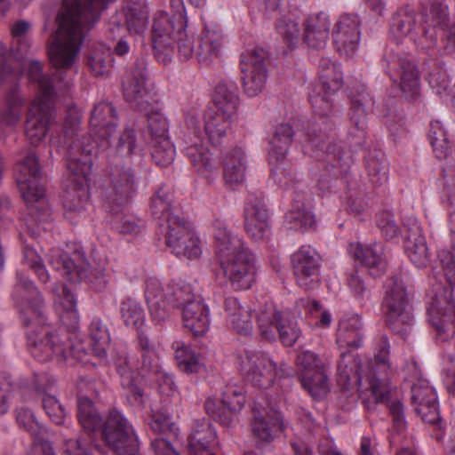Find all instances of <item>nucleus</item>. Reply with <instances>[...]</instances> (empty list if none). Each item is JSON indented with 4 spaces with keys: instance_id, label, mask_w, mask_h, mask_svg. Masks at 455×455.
<instances>
[{
    "instance_id": "f257e3e1",
    "label": "nucleus",
    "mask_w": 455,
    "mask_h": 455,
    "mask_svg": "<svg viewBox=\"0 0 455 455\" xmlns=\"http://www.w3.org/2000/svg\"><path fill=\"white\" fill-rule=\"evenodd\" d=\"M12 298L20 307L27 324V337L31 355L40 362L53 358L65 360L68 356L66 343L46 325L36 321L41 315L43 299L34 283L21 273L17 274Z\"/></svg>"
},
{
    "instance_id": "f03ea898",
    "label": "nucleus",
    "mask_w": 455,
    "mask_h": 455,
    "mask_svg": "<svg viewBox=\"0 0 455 455\" xmlns=\"http://www.w3.org/2000/svg\"><path fill=\"white\" fill-rule=\"evenodd\" d=\"M212 228L220 274L234 290L251 288L258 269L255 255L244 247L238 235L228 229L225 221L215 220Z\"/></svg>"
},
{
    "instance_id": "7ed1b4c3",
    "label": "nucleus",
    "mask_w": 455,
    "mask_h": 455,
    "mask_svg": "<svg viewBox=\"0 0 455 455\" xmlns=\"http://www.w3.org/2000/svg\"><path fill=\"white\" fill-rule=\"evenodd\" d=\"M65 132L68 144L67 165L71 174V184L65 191L63 204L67 218L73 213L82 214L89 200L88 180L92 169V145L82 135Z\"/></svg>"
},
{
    "instance_id": "20e7f679",
    "label": "nucleus",
    "mask_w": 455,
    "mask_h": 455,
    "mask_svg": "<svg viewBox=\"0 0 455 455\" xmlns=\"http://www.w3.org/2000/svg\"><path fill=\"white\" fill-rule=\"evenodd\" d=\"M319 79L324 95L311 98L317 118L308 130V143L323 149V145L328 140V132L334 126L330 118V114L332 111L331 97L342 85V72L339 65L328 58H322L319 61Z\"/></svg>"
},
{
    "instance_id": "39448f33",
    "label": "nucleus",
    "mask_w": 455,
    "mask_h": 455,
    "mask_svg": "<svg viewBox=\"0 0 455 455\" xmlns=\"http://www.w3.org/2000/svg\"><path fill=\"white\" fill-rule=\"evenodd\" d=\"M28 76L36 82L38 93L28 113L26 136L32 144H37L46 136L54 114V87L52 79L43 74L40 62L27 60L23 64Z\"/></svg>"
},
{
    "instance_id": "423d86ee",
    "label": "nucleus",
    "mask_w": 455,
    "mask_h": 455,
    "mask_svg": "<svg viewBox=\"0 0 455 455\" xmlns=\"http://www.w3.org/2000/svg\"><path fill=\"white\" fill-rule=\"evenodd\" d=\"M214 108L204 116L206 136L213 145L220 144L230 132L233 116L235 114L238 97L237 88L233 82H221L214 91Z\"/></svg>"
},
{
    "instance_id": "0eeeda50",
    "label": "nucleus",
    "mask_w": 455,
    "mask_h": 455,
    "mask_svg": "<svg viewBox=\"0 0 455 455\" xmlns=\"http://www.w3.org/2000/svg\"><path fill=\"white\" fill-rule=\"evenodd\" d=\"M443 276L449 286L436 283L433 287L431 300L427 307L429 322L442 335L455 324V305L452 299V290L455 285V259L453 256L440 255Z\"/></svg>"
},
{
    "instance_id": "6e6552de",
    "label": "nucleus",
    "mask_w": 455,
    "mask_h": 455,
    "mask_svg": "<svg viewBox=\"0 0 455 455\" xmlns=\"http://www.w3.org/2000/svg\"><path fill=\"white\" fill-rule=\"evenodd\" d=\"M241 371L246 379L259 389H268L276 379L291 375V367L281 363L277 364L267 354L258 351L246 352L241 360Z\"/></svg>"
},
{
    "instance_id": "1a4fd4ad",
    "label": "nucleus",
    "mask_w": 455,
    "mask_h": 455,
    "mask_svg": "<svg viewBox=\"0 0 455 455\" xmlns=\"http://www.w3.org/2000/svg\"><path fill=\"white\" fill-rule=\"evenodd\" d=\"M294 135L293 129L287 124H281L275 129L267 149L271 177L275 183L289 188L293 186L295 172L292 164L287 159L288 148Z\"/></svg>"
},
{
    "instance_id": "9d476101",
    "label": "nucleus",
    "mask_w": 455,
    "mask_h": 455,
    "mask_svg": "<svg viewBox=\"0 0 455 455\" xmlns=\"http://www.w3.org/2000/svg\"><path fill=\"white\" fill-rule=\"evenodd\" d=\"M190 296V287L178 283H163L156 278H149L146 283L145 299L152 317L156 324L169 318L172 308L178 307L186 297Z\"/></svg>"
},
{
    "instance_id": "9b49d317",
    "label": "nucleus",
    "mask_w": 455,
    "mask_h": 455,
    "mask_svg": "<svg viewBox=\"0 0 455 455\" xmlns=\"http://www.w3.org/2000/svg\"><path fill=\"white\" fill-rule=\"evenodd\" d=\"M186 21L180 19L177 23L165 12H159L154 19L153 42L158 59L160 52L172 49L174 43L177 44L178 52L181 59L188 60L196 55L193 39L188 37L185 31Z\"/></svg>"
},
{
    "instance_id": "f8f14e48",
    "label": "nucleus",
    "mask_w": 455,
    "mask_h": 455,
    "mask_svg": "<svg viewBox=\"0 0 455 455\" xmlns=\"http://www.w3.org/2000/svg\"><path fill=\"white\" fill-rule=\"evenodd\" d=\"M386 289L382 307L387 323L394 331L405 334L413 324L411 306L406 288L403 282L395 277L387 281Z\"/></svg>"
},
{
    "instance_id": "ddd939ff",
    "label": "nucleus",
    "mask_w": 455,
    "mask_h": 455,
    "mask_svg": "<svg viewBox=\"0 0 455 455\" xmlns=\"http://www.w3.org/2000/svg\"><path fill=\"white\" fill-rule=\"evenodd\" d=\"M16 181L23 199L32 212L47 207L45 191L39 183L40 170L34 153H28L16 166Z\"/></svg>"
},
{
    "instance_id": "4468645a",
    "label": "nucleus",
    "mask_w": 455,
    "mask_h": 455,
    "mask_svg": "<svg viewBox=\"0 0 455 455\" xmlns=\"http://www.w3.org/2000/svg\"><path fill=\"white\" fill-rule=\"evenodd\" d=\"M295 363L299 371L302 387L315 399L324 397L329 390L326 376L329 363L309 350L300 351L296 357Z\"/></svg>"
},
{
    "instance_id": "2eb2a0df",
    "label": "nucleus",
    "mask_w": 455,
    "mask_h": 455,
    "mask_svg": "<svg viewBox=\"0 0 455 455\" xmlns=\"http://www.w3.org/2000/svg\"><path fill=\"white\" fill-rule=\"evenodd\" d=\"M257 323L263 338L272 340L278 333L282 343L288 347L292 346L301 333L297 322L284 317L274 305L259 310Z\"/></svg>"
},
{
    "instance_id": "dca6fc26",
    "label": "nucleus",
    "mask_w": 455,
    "mask_h": 455,
    "mask_svg": "<svg viewBox=\"0 0 455 455\" xmlns=\"http://www.w3.org/2000/svg\"><path fill=\"white\" fill-rule=\"evenodd\" d=\"M390 346L386 335H379L375 340L374 357L371 370L367 376L370 389L377 403L387 398L390 392L388 379L393 369L389 361Z\"/></svg>"
},
{
    "instance_id": "f3484780",
    "label": "nucleus",
    "mask_w": 455,
    "mask_h": 455,
    "mask_svg": "<svg viewBox=\"0 0 455 455\" xmlns=\"http://www.w3.org/2000/svg\"><path fill=\"white\" fill-rule=\"evenodd\" d=\"M102 435L109 448L119 455H135L139 451L132 427L118 411H112L107 417Z\"/></svg>"
},
{
    "instance_id": "a211bd4d",
    "label": "nucleus",
    "mask_w": 455,
    "mask_h": 455,
    "mask_svg": "<svg viewBox=\"0 0 455 455\" xmlns=\"http://www.w3.org/2000/svg\"><path fill=\"white\" fill-rule=\"evenodd\" d=\"M166 243L172 251L180 259H196L202 254L201 241L195 232L176 219L169 220Z\"/></svg>"
},
{
    "instance_id": "6ab92c4d",
    "label": "nucleus",
    "mask_w": 455,
    "mask_h": 455,
    "mask_svg": "<svg viewBox=\"0 0 455 455\" xmlns=\"http://www.w3.org/2000/svg\"><path fill=\"white\" fill-rule=\"evenodd\" d=\"M265 60L266 52L262 50H251L242 55L243 86L249 97L257 96L264 88L267 81Z\"/></svg>"
},
{
    "instance_id": "aec40b11",
    "label": "nucleus",
    "mask_w": 455,
    "mask_h": 455,
    "mask_svg": "<svg viewBox=\"0 0 455 455\" xmlns=\"http://www.w3.org/2000/svg\"><path fill=\"white\" fill-rule=\"evenodd\" d=\"M50 263L55 270L67 276L70 282L76 283L88 279L91 287L96 291H102L108 283V279L102 270H93L89 273L80 267H76L74 261L66 253L59 251H52Z\"/></svg>"
},
{
    "instance_id": "412c9836",
    "label": "nucleus",
    "mask_w": 455,
    "mask_h": 455,
    "mask_svg": "<svg viewBox=\"0 0 455 455\" xmlns=\"http://www.w3.org/2000/svg\"><path fill=\"white\" fill-rule=\"evenodd\" d=\"M123 21H125L126 30L130 34H141L148 25V12L144 0H129L126 10L116 13L109 21V32L116 39L124 31Z\"/></svg>"
},
{
    "instance_id": "4be33fe9",
    "label": "nucleus",
    "mask_w": 455,
    "mask_h": 455,
    "mask_svg": "<svg viewBox=\"0 0 455 455\" xmlns=\"http://www.w3.org/2000/svg\"><path fill=\"white\" fill-rule=\"evenodd\" d=\"M297 283L308 290L319 281L320 257L314 248L301 246L291 259Z\"/></svg>"
},
{
    "instance_id": "5701e85b",
    "label": "nucleus",
    "mask_w": 455,
    "mask_h": 455,
    "mask_svg": "<svg viewBox=\"0 0 455 455\" xmlns=\"http://www.w3.org/2000/svg\"><path fill=\"white\" fill-rule=\"evenodd\" d=\"M387 70L394 83L398 84L406 98H412L419 91V76L415 65L407 58L386 56Z\"/></svg>"
},
{
    "instance_id": "b1692460",
    "label": "nucleus",
    "mask_w": 455,
    "mask_h": 455,
    "mask_svg": "<svg viewBox=\"0 0 455 455\" xmlns=\"http://www.w3.org/2000/svg\"><path fill=\"white\" fill-rule=\"evenodd\" d=\"M360 20L356 15H341L334 25V44L342 55L354 56L360 44Z\"/></svg>"
},
{
    "instance_id": "393cba45",
    "label": "nucleus",
    "mask_w": 455,
    "mask_h": 455,
    "mask_svg": "<svg viewBox=\"0 0 455 455\" xmlns=\"http://www.w3.org/2000/svg\"><path fill=\"white\" fill-rule=\"evenodd\" d=\"M184 143V152L196 173L208 181L213 180L218 175V163L208 148L196 134L186 136Z\"/></svg>"
},
{
    "instance_id": "a878e982",
    "label": "nucleus",
    "mask_w": 455,
    "mask_h": 455,
    "mask_svg": "<svg viewBox=\"0 0 455 455\" xmlns=\"http://www.w3.org/2000/svg\"><path fill=\"white\" fill-rule=\"evenodd\" d=\"M244 403L245 395L243 387L235 385H227L220 401L208 398L204 406L208 414L212 417L222 423H228L230 414L242 410Z\"/></svg>"
},
{
    "instance_id": "bb28decb",
    "label": "nucleus",
    "mask_w": 455,
    "mask_h": 455,
    "mask_svg": "<svg viewBox=\"0 0 455 455\" xmlns=\"http://www.w3.org/2000/svg\"><path fill=\"white\" fill-rule=\"evenodd\" d=\"M411 399L415 411L423 421L429 424H435L439 421L437 395L428 381L419 379L412 386Z\"/></svg>"
},
{
    "instance_id": "cd10ccee",
    "label": "nucleus",
    "mask_w": 455,
    "mask_h": 455,
    "mask_svg": "<svg viewBox=\"0 0 455 455\" xmlns=\"http://www.w3.org/2000/svg\"><path fill=\"white\" fill-rule=\"evenodd\" d=\"M178 307H182V321L184 327L194 336L204 335L210 327V310L207 305L200 299H196L190 292Z\"/></svg>"
},
{
    "instance_id": "c85d7f7f",
    "label": "nucleus",
    "mask_w": 455,
    "mask_h": 455,
    "mask_svg": "<svg viewBox=\"0 0 455 455\" xmlns=\"http://www.w3.org/2000/svg\"><path fill=\"white\" fill-rule=\"evenodd\" d=\"M247 156L240 147L230 149L223 161V180L230 190H239L246 181Z\"/></svg>"
},
{
    "instance_id": "c756f323",
    "label": "nucleus",
    "mask_w": 455,
    "mask_h": 455,
    "mask_svg": "<svg viewBox=\"0 0 455 455\" xmlns=\"http://www.w3.org/2000/svg\"><path fill=\"white\" fill-rule=\"evenodd\" d=\"M245 230L255 241L267 238L270 233L269 212L265 204L259 199L250 200L244 210Z\"/></svg>"
},
{
    "instance_id": "7c9ffc66",
    "label": "nucleus",
    "mask_w": 455,
    "mask_h": 455,
    "mask_svg": "<svg viewBox=\"0 0 455 455\" xmlns=\"http://www.w3.org/2000/svg\"><path fill=\"white\" fill-rule=\"evenodd\" d=\"M251 429L255 437L269 443L283 429V418L274 408L262 407L254 410Z\"/></svg>"
},
{
    "instance_id": "2f4dec72",
    "label": "nucleus",
    "mask_w": 455,
    "mask_h": 455,
    "mask_svg": "<svg viewBox=\"0 0 455 455\" xmlns=\"http://www.w3.org/2000/svg\"><path fill=\"white\" fill-rule=\"evenodd\" d=\"M331 20L324 12L308 15L304 20V43L312 49L323 48L330 36Z\"/></svg>"
},
{
    "instance_id": "473e14b6",
    "label": "nucleus",
    "mask_w": 455,
    "mask_h": 455,
    "mask_svg": "<svg viewBox=\"0 0 455 455\" xmlns=\"http://www.w3.org/2000/svg\"><path fill=\"white\" fill-rule=\"evenodd\" d=\"M225 37L220 27L215 23L206 24L196 56L199 62L209 63L221 56Z\"/></svg>"
},
{
    "instance_id": "72a5a7b5",
    "label": "nucleus",
    "mask_w": 455,
    "mask_h": 455,
    "mask_svg": "<svg viewBox=\"0 0 455 455\" xmlns=\"http://www.w3.org/2000/svg\"><path fill=\"white\" fill-rule=\"evenodd\" d=\"M55 309L63 324L68 328L76 329L79 322L77 300L74 292L66 285L52 288Z\"/></svg>"
},
{
    "instance_id": "f704fd0d",
    "label": "nucleus",
    "mask_w": 455,
    "mask_h": 455,
    "mask_svg": "<svg viewBox=\"0 0 455 455\" xmlns=\"http://www.w3.org/2000/svg\"><path fill=\"white\" fill-rule=\"evenodd\" d=\"M349 251L356 260L369 269L371 275L378 276L386 271L387 260L380 243H354L350 245Z\"/></svg>"
},
{
    "instance_id": "c9c22d12",
    "label": "nucleus",
    "mask_w": 455,
    "mask_h": 455,
    "mask_svg": "<svg viewBox=\"0 0 455 455\" xmlns=\"http://www.w3.org/2000/svg\"><path fill=\"white\" fill-rule=\"evenodd\" d=\"M116 371L121 377V385L127 390L128 396L138 403H143V392L140 387V374L133 370V360L125 354L115 358Z\"/></svg>"
},
{
    "instance_id": "e433bc0d",
    "label": "nucleus",
    "mask_w": 455,
    "mask_h": 455,
    "mask_svg": "<svg viewBox=\"0 0 455 455\" xmlns=\"http://www.w3.org/2000/svg\"><path fill=\"white\" fill-rule=\"evenodd\" d=\"M216 444V433L211 424L197 421L188 439V455H214L211 449Z\"/></svg>"
},
{
    "instance_id": "4c0bfd02",
    "label": "nucleus",
    "mask_w": 455,
    "mask_h": 455,
    "mask_svg": "<svg viewBox=\"0 0 455 455\" xmlns=\"http://www.w3.org/2000/svg\"><path fill=\"white\" fill-rule=\"evenodd\" d=\"M404 248L409 259L415 267H425L430 264L431 254L421 229L416 223L406 236Z\"/></svg>"
},
{
    "instance_id": "58836bf2",
    "label": "nucleus",
    "mask_w": 455,
    "mask_h": 455,
    "mask_svg": "<svg viewBox=\"0 0 455 455\" xmlns=\"http://www.w3.org/2000/svg\"><path fill=\"white\" fill-rule=\"evenodd\" d=\"M123 90L125 99L132 102H139L148 94L146 86V61L138 60L136 68L124 78Z\"/></svg>"
},
{
    "instance_id": "ea45409f",
    "label": "nucleus",
    "mask_w": 455,
    "mask_h": 455,
    "mask_svg": "<svg viewBox=\"0 0 455 455\" xmlns=\"http://www.w3.org/2000/svg\"><path fill=\"white\" fill-rule=\"evenodd\" d=\"M16 420L20 427H23L36 438L32 455H55L51 443L38 437L43 429L30 411L25 408L18 409L16 411Z\"/></svg>"
},
{
    "instance_id": "a19ab883",
    "label": "nucleus",
    "mask_w": 455,
    "mask_h": 455,
    "mask_svg": "<svg viewBox=\"0 0 455 455\" xmlns=\"http://www.w3.org/2000/svg\"><path fill=\"white\" fill-rule=\"evenodd\" d=\"M362 330L363 323L358 315H345L339 323L337 343L340 347H360L363 341Z\"/></svg>"
},
{
    "instance_id": "79ce46f5",
    "label": "nucleus",
    "mask_w": 455,
    "mask_h": 455,
    "mask_svg": "<svg viewBox=\"0 0 455 455\" xmlns=\"http://www.w3.org/2000/svg\"><path fill=\"white\" fill-rule=\"evenodd\" d=\"M116 124V112L110 103L99 102L94 106L90 118V126L95 135L102 138L110 136Z\"/></svg>"
},
{
    "instance_id": "37998d69",
    "label": "nucleus",
    "mask_w": 455,
    "mask_h": 455,
    "mask_svg": "<svg viewBox=\"0 0 455 455\" xmlns=\"http://www.w3.org/2000/svg\"><path fill=\"white\" fill-rule=\"evenodd\" d=\"M225 310L229 324L239 333L249 334L252 330L251 314L249 307H243L236 298H228Z\"/></svg>"
},
{
    "instance_id": "c03bdc74",
    "label": "nucleus",
    "mask_w": 455,
    "mask_h": 455,
    "mask_svg": "<svg viewBox=\"0 0 455 455\" xmlns=\"http://www.w3.org/2000/svg\"><path fill=\"white\" fill-rule=\"evenodd\" d=\"M287 220L298 229H308L315 225V216L312 212V200L310 197L297 198L293 200L291 209L286 214Z\"/></svg>"
},
{
    "instance_id": "a18cd8bd",
    "label": "nucleus",
    "mask_w": 455,
    "mask_h": 455,
    "mask_svg": "<svg viewBox=\"0 0 455 455\" xmlns=\"http://www.w3.org/2000/svg\"><path fill=\"white\" fill-rule=\"evenodd\" d=\"M175 355L180 371L186 373H198L204 369L199 356L183 343H177Z\"/></svg>"
},
{
    "instance_id": "49530a36",
    "label": "nucleus",
    "mask_w": 455,
    "mask_h": 455,
    "mask_svg": "<svg viewBox=\"0 0 455 455\" xmlns=\"http://www.w3.org/2000/svg\"><path fill=\"white\" fill-rule=\"evenodd\" d=\"M90 344L92 352L99 358H104L110 345V336L106 326L100 320H93L90 325Z\"/></svg>"
},
{
    "instance_id": "de8ad7c7",
    "label": "nucleus",
    "mask_w": 455,
    "mask_h": 455,
    "mask_svg": "<svg viewBox=\"0 0 455 455\" xmlns=\"http://www.w3.org/2000/svg\"><path fill=\"white\" fill-rule=\"evenodd\" d=\"M428 137L436 156L438 158L447 157L451 152V143L448 139L447 132L440 121L431 122Z\"/></svg>"
},
{
    "instance_id": "09e8293b",
    "label": "nucleus",
    "mask_w": 455,
    "mask_h": 455,
    "mask_svg": "<svg viewBox=\"0 0 455 455\" xmlns=\"http://www.w3.org/2000/svg\"><path fill=\"white\" fill-rule=\"evenodd\" d=\"M416 12L413 8L406 6L396 13L394 18L393 33L397 39L411 36L416 28Z\"/></svg>"
},
{
    "instance_id": "8fccbe9b",
    "label": "nucleus",
    "mask_w": 455,
    "mask_h": 455,
    "mask_svg": "<svg viewBox=\"0 0 455 455\" xmlns=\"http://www.w3.org/2000/svg\"><path fill=\"white\" fill-rule=\"evenodd\" d=\"M116 199H127L134 190V177L128 169H117L111 177Z\"/></svg>"
},
{
    "instance_id": "3c124183",
    "label": "nucleus",
    "mask_w": 455,
    "mask_h": 455,
    "mask_svg": "<svg viewBox=\"0 0 455 455\" xmlns=\"http://www.w3.org/2000/svg\"><path fill=\"white\" fill-rule=\"evenodd\" d=\"M78 419L81 426L88 431H95L101 427V418L96 411L92 400L87 397L78 399Z\"/></svg>"
},
{
    "instance_id": "603ef678",
    "label": "nucleus",
    "mask_w": 455,
    "mask_h": 455,
    "mask_svg": "<svg viewBox=\"0 0 455 455\" xmlns=\"http://www.w3.org/2000/svg\"><path fill=\"white\" fill-rule=\"evenodd\" d=\"M171 195L163 188L156 192L151 201L152 215L156 219L166 220L167 230H169V220L176 219L177 220H180L178 217L171 216Z\"/></svg>"
},
{
    "instance_id": "864d4df0",
    "label": "nucleus",
    "mask_w": 455,
    "mask_h": 455,
    "mask_svg": "<svg viewBox=\"0 0 455 455\" xmlns=\"http://www.w3.org/2000/svg\"><path fill=\"white\" fill-rule=\"evenodd\" d=\"M150 143L152 158L156 164L163 167L169 166L175 156V148L170 140H150Z\"/></svg>"
},
{
    "instance_id": "5fc2aeb1",
    "label": "nucleus",
    "mask_w": 455,
    "mask_h": 455,
    "mask_svg": "<svg viewBox=\"0 0 455 455\" xmlns=\"http://www.w3.org/2000/svg\"><path fill=\"white\" fill-rule=\"evenodd\" d=\"M121 312L124 322L127 326L139 329L145 323L143 308L138 302L132 299H128L123 301Z\"/></svg>"
},
{
    "instance_id": "6e6d98bb",
    "label": "nucleus",
    "mask_w": 455,
    "mask_h": 455,
    "mask_svg": "<svg viewBox=\"0 0 455 455\" xmlns=\"http://www.w3.org/2000/svg\"><path fill=\"white\" fill-rule=\"evenodd\" d=\"M303 307L307 311L311 323L313 325L318 328H327L331 325L332 316L331 313L322 307L320 304L314 299L302 300Z\"/></svg>"
},
{
    "instance_id": "4d7b16f0",
    "label": "nucleus",
    "mask_w": 455,
    "mask_h": 455,
    "mask_svg": "<svg viewBox=\"0 0 455 455\" xmlns=\"http://www.w3.org/2000/svg\"><path fill=\"white\" fill-rule=\"evenodd\" d=\"M276 30L278 35L290 47H294L299 44L300 28L296 20L291 18H283L278 22Z\"/></svg>"
},
{
    "instance_id": "13d9d810",
    "label": "nucleus",
    "mask_w": 455,
    "mask_h": 455,
    "mask_svg": "<svg viewBox=\"0 0 455 455\" xmlns=\"http://www.w3.org/2000/svg\"><path fill=\"white\" fill-rule=\"evenodd\" d=\"M44 409L50 419L57 424L65 422L66 411L63 406L59 403L55 396L46 395L43 398Z\"/></svg>"
},
{
    "instance_id": "bf43d9fd",
    "label": "nucleus",
    "mask_w": 455,
    "mask_h": 455,
    "mask_svg": "<svg viewBox=\"0 0 455 455\" xmlns=\"http://www.w3.org/2000/svg\"><path fill=\"white\" fill-rule=\"evenodd\" d=\"M23 260L25 264L36 272L42 282L46 283L49 280V274L42 264L40 256L32 247H24Z\"/></svg>"
},
{
    "instance_id": "052dcab7",
    "label": "nucleus",
    "mask_w": 455,
    "mask_h": 455,
    "mask_svg": "<svg viewBox=\"0 0 455 455\" xmlns=\"http://www.w3.org/2000/svg\"><path fill=\"white\" fill-rule=\"evenodd\" d=\"M148 130L151 140H167L168 124L166 118L160 113H154L148 116Z\"/></svg>"
},
{
    "instance_id": "680f3d73",
    "label": "nucleus",
    "mask_w": 455,
    "mask_h": 455,
    "mask_svg": "<svg viewBox=\"0 0 455 455\" xmlns=\"http://www.w3.org/2000/svg\"><path fill=\"white\" fill-rule=\"evenodd\" d=\"M358 362L353 355L342 353L341 359L338 363V373L344 384L349 382L350 379L357 374Z\"/></svg>"
},
{
    "instance_id": "e2e57ef3",
    "label": "nucleus",
    "mask_w": 455,
    "mask_h": 455,
    "mask_svg": "<svg viewBox=\"0 0 455 455\" xmlns=\"http://www.w3.org/2000/svg\"><path fill=\"white\" fill-rule=\"evenodd\" d=\"M146 371H152L156 375V381L157 382L159 392L165 395L172 394L175 388L174 381L172 377L167 372L162 371L157 364V362L154 365L149 363L147 366Z\"/></svg>"
},
{
    "instance_id": "0e129e2a",
    "label": "nucleus",
    "mask_w": 455,
    "mask_h": 455,
    "mask_svg": "<svg viewBox=\"0 0 455 455\" xmlns=\"http://www.w3.org/2000/svg\"><path fill=\"white\" fill-rule=\"evenodd\" d=\"M23 100L20 98L13 99L8 105L7 108L2 115V122L8 125L13 126L20 122L21 116V108Z\"/></svg>"
},
{
    "instance_id": "69168bd1",
    "label": "nucleus",
    "mask_w": 455,
    "mask_h": 455,
    "mask_svg": "<svg viewBox=\"0 0 455 455\" xmlns=\"http://www.w3.org/2000/svg\"><path fill=\"white\" fill-rule=\"evenodd\" d=\"M111 59L103 54H95L89 59L88 64L96 76H104L109 71Z\"/></svg>"
},
{
    "instance_id": "338daca9",
    "label": "nucleus",
    "mask_w": 455,
    "mask_h": 455,
    "mask_svg": "<svg viewBox=\"0 0 455 455\" xmlns=\"http://www.w3.org/2000/svg\"><path fill=\"white\" fill-rule=\"evenodd\" d=\"M135 147L134 132L131 129L125 130L118 138L116 144L117 151L122 156H130Z\"/></svg>"
},
{
    "instance_id": "774afa93",
    "label": "nucleus",
    "mask_w": 455,
    "mask_h": 455,
    "mask_svg": "<svg viewBox=\"0 0 455 455\" xmlns=\"http://www.w3.org/2000/svg\"><path fill=\"white\" fill-rule=\"evenodd\" d=\"M12 391V384L7 375L0 376V414L5 413L9 409V399Z\"/></svg>"
}]
</instances>
